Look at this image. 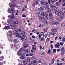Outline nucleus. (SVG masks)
<instances>
[{
  "label": "nucleus",
  "mask_w": 65,
  "mask_h": 65,
  "mask_svg": "<svg viewBox=\"0 0 65 65\" xmlns=\"http://www.w3.org/2000/svg\"><path fill=\"white\" fill-rule=\"evenodd\" d=\"M50 40V38H47L46 40V42H47L48 41H49Z\"/></svg>",
  "instance_id": "nucleus-44"
},
{
  "label": "nucleus",
  "mask_w": 65,
  "mask_h": 65,
  "mask_svg": "<svg viewBox=\"0 0 65 65\" xmlns=\"http://www.w3.org/2000/svg\"><path fill=\"white\" fill-rule=\"evenodd\" d=\"M33 65V62H30L28 63V65Z\"/></svg>",
  "instance_id": "nucleus-32"
},
{
  "label": "nucleus",
  "mask_w": 65,
  "mask_h": 65,
  "mask_svg": "<svg viewBox=\"0 0 65 65\" xmlns=\"http://www.w3.org/2000/svg\"><path fill=\"white\" fill-rule=\"evenodd\" d=\"M40 49V50H42V46H41V45H40L39 46Z\"/></svg>",
  "instance_id": "nucleus-41"
},
{
  "label": "nucleus",
  "mask_w": 65,
  "mask_h": 65,
  "mask_svg": "<svg viewBox=\"0 0 65 65\" xmlns=\"http://www.w3.org/2000/svg\"><path fill=\"white\" fill-rule=\"evenodd\" d=\"M35 3H33V4H32V6H35Z\"/></svg>",
  "instance_id": "nucleus-42"
},
{
  "label": "nucleus",
  "mask_w": 65,
  "mask_h": 65,
  "mask_svg": "<svg viewBox=\"0 0 65 65\" xmlns=\"http://www.w3.org/2000/svg\"><path fill=\"white\" fill-rule=\"evenodd\" d=\"M14 24H15L16 25H17V24H18V22L17 21H15L14 22Z\"/></svg>",
  "instance_id": "nucleus-46"
},
{
  "label": "nucleus",
  "mask_w": 65,
  "mask_h": 65,
  "mask_svg": "<svg viewBox=\"0 0 65 65\" xmlns=\"http://www.w3.org/2000/svg\"><path fill=\"white\" fill-rule=\"evenodd\" d=\"M21 35H20V33H18L16 35V37H21Z\"/></svg>",
  "instance_id": "nucleus-12"
},
{
  "label": "nucleus",
  "mask_w": 65,
  "mask_h": 65,
  "mask_svg": "<svg viewBox=\"0 0 65 65\" xmlns=\"http://www.w3.org/2000/svg\"><path fill=\"white\" fill-rule=\"evenodd\" d=\"M20 59H24L25 58V57L23 56H20Z\"/></svg>",
  "instance_id": "nucleus-13"
},
{
  "label": "nucleus",
  "mask_w": 65,
  "mask_h": 65,
  "mask_svg": "<svg viewBox=\"0 0 65 65\" xmlns=\"http://www.w3.org/2000/svg\"><path fill=\"white\" fill-rule=\"evenodd\" d=\"M49 15L50 17H52L53 16V13H50Z\"/></svg>",
  "instance_id": "nucleus-26"
},
{
  "label": "nucleus",
  "mask_w": 65,
  "mask_h": 65,
  "mask_svg": "<svg viewBox=\"0 0 65 65\" xmlns=\"http://www.w3.org/2000/svg\"><path fill=\"white\" fill-rule=\"evenodd\" d=\"M18 31L17 30H15L14 31V34L15 35H17L18 33Z\"/></svg>",
  "instance_id": "nucleus-10"
},
{
  "label": "nucleus",
  "mask_w": 65,
  "mask_h": 65,
  "mask_svg": "<svg viewBox=\"0 0 65 65\" xmlns=\"http://www.w3.org/2000/svg\"><path fill=\"white\" fill-rule=\"evenodd\" d=\"M41 36H42L44 37V33H43L42 32L41 33Z\"/></svg>",
  "instance_id": "nucleus-31"
},
{
  "label": "nucleus",
  "mask_w": 65,
  "mask_h": 65,
  "mask_svg": "<svg viewBox=\"0 0 65 65\" xmlns=\"http://www.w3.org/2000/svg\"><path fill=\"white\" fill-rule=\"evenodd\" d=\"M60 45H62L63 44H64V43L62 42H60Z\"/></svg>",
  "instance_id": "nucleus-47"
},
{
  "label": "nucleus",
  "mask_w": 65,
  "mask_h": 65,
  "mask_svg": "<svg viewBox=\"0 0 65 65\" xmlns=\"http://www.w3.org/2000/svg\"><path fill=\"white\" fill-rule=\"evenodd\" d=\"M26 16H25V14H23L22 15V17H26Z\"/></svg>",
  "instance_id": "nucleus-56"
},
{
  "label": "nucleus",
  "mask_w": 65,
  "mask_h": 65,
  "mask_svg": "<svg viewBox=\"0 0 65 65\" xmlns=\"http://www.w3.org/2000/svg\"><path fill=\"white\" fill-rule=\"evenodd\" d=\"M57 9V7L56 6H55L54 7V10H56Z\"/></svg>",
  "instance_id": "nucleus-35"
},
{
  "label": "nucleus",
  "mask_w": 65,
  "mask_h": 65,
  "mask_svg": "<svg viewBox=\"0 0 65 65\" xmlns=\"http://www.w3.org/2000/svg\"><path fill=\"white\" fill-rule=\"evenodd\" d=\"M44 32H45L48 30L47 28H46L45 29H43Z\"/></svg>",
  "instance_id": "nucleus-21"
},
{
  "label": "nucleus",
  "mask_w": 65,
  "mask_h": 65,
  "mask_svg": "<svg viewBox=\"0 0 65 65\" xmlns=\"http://www.w3.org/2000/svg\"><path fill=\"white\" fill-rule=\"evenodd\" d=\"M38 2L37 1H36L35 2V4L36 5L38 4Z\"/></svg>",
  "instance_id": "nucleus-55"
},
{
  "label": "nucleus",
  "mask_w": 65,
  "mask_h": 65,
  "mask_svg": "<svg viewBox=\"0 0 65 65\" xmlns=\"http://www.w3.org/2000/svg\"><path fill=\"white\" fill-rule=\"evenodd\" d=\"M16 11L17 12H16L15 13V14L16 15H19V10H16Z\"/></svg>",
  "instance_id": "nucleus-23"
},
{
  "label": "nucleus",
  "mask_w": 65,
  "mask_h": 65,
  "mask_svg": "<svg viewBox=\"0 0 65 65\" xmlns=\"http://www.w3.org/2000/svg\"><path fill=\"white\" fill-rule=\"evenodd\" d=\"M4 57L2 56L0 57V61H3V59H4Z\"/></svg>",
  "instance_id": "nucleus-14"
},
{
  "label": "nucleus",
  "mask_w": 65,
  "mask_h": 65,
  "mask_svg": "<svg viewBox=\"0 0 65 65\" xmlns=\"http://www.w3.org/2000/svg\"><path fill=\"white\" fill-rule=\"evenodd\" d=\"M14 45L15 47H16V46H17V44H14Z\"/></svg>",
  "instance_id": "nucleus-60"
},
{
  "label": "nucleus",
  "mask_w": 65,
  "mask_h": 65,
  "mask_svg": "<svg viewBox=\"0 0 65 65\" xmlns=\"http://www.w3.org/2000/svg\"><path fill=\"white\" fill-rule=\"evenodd\" d=\"M45 52H42V55H45Z\"/></svg>",
  "instance_id": "nucleus-52"
},
{
  "label": "nucleus",
  "mask_w": 65,
  "mask_h": 65,
  "mask_svg": "<svg viewBox=\"0 0 65 65\" xmlns=\"http://www.w3.org/2000/svg\"><path fill=\"white\" fill-rule=\"evenodd\" d=\"M41 40L42 41H44V38H41Z\"/></svg>",
  "instance_id": "nucleus-48"
},
{
  "label": "nucleus",
  "mask_w": 65,
  "mask_h": 65,
  "mask_svg": "<svg viewBox=\"0 0 65 65\" xmlns=\"http://www.w3.org/2000/svg\"><path fill=\"white\" fill-rule=\"evenodd\" d=\"M42 27V24H41L40 25H39L38 26V27Z\"/></svg>",
  "instance_id": "nucleus-45"
},
{
  "label": "nucleus",
  "mask_w": 65,
  "mask_h": 65,
  "mask_svg": "<svg viewBox=\"0 0 65 65\" xmlns=\"http://www.w3.org/2000/svg\"><path fill=\"white\" fill-rule=\"evenodd\" d=\"M38 62L39 63H41V60H39L38 61Z\"/></svg>",
  "instance_id": "nucleus-61"
},
{
  "label": "nucleus",
  "mask_w": 65,
  "mask_h": 65,
  "mask_svg": "<svg viewBox=\"0 0 65 65\" xmlns=\"http://www.w3.org/2000/svg\"><path fill=\"white\" fill-rule=\"evenodd\" d=\"M18 49V48L17 47H16L15 48V51H17Z\"/></svg>",
  "instance_id": "nucleus-59"
},
{
  "label": "nucleus",
  "mask_w": 65,
  "mask_h": 65,
  "mask_svg": "<svg viewBox=\"0 0 65 65\" xmlns=\"http://www.w3.org/2000/svg\"><path fill=\"white\" fill-rule=\"evenodd\" d=\"M44 13L45 14H48V12L47 11H46L44 12Z\"/></svg>",
  "instance_id": "nucleus-34"
},
{
  "label": "nucleus",
  "mask_w": 65,
  "mask_h": 65,
  "mask_svg": "<svg viewBox=\"0 0 65 65\" xmlns=\"http://www.w3.org/2000/svg\"><path fill=\"white\" fill-rule=\"evenodd\" d=\"M47 11H48V12H51V11L50 8H47Z\"/></svg>",
  "instance_id": "nucleus-27"
},
{
  "label": "nucleus",
  "mask_w": 65,
  "mask_h": 65,
  "mask_svg": "<svg viewBox=\"0 0 65 65\" xmlns=\"http://www.w3.org/2000/svg\"><path fill=\"white\" fill-rule=\"evenodd\" d=\"M56 6H58L59 7H60V3H59V2H56Z\"/></svg>",
  "instance_id": "nucleus-9"
},
{
  "label": "nucleus",
  "mask_w": 65,
  "mask_h": 65,
  "mask_svg": "<svg viewBox=\"0 0 65 65\" xmlns=\"http://www.w3.org/2000/svg\"><path fill=\"white\" fill-rule=\"evenodd\" d=\"M56 22L55 21H53L52 22V24L53 25H56Z\"/></svg>",
  "instance_id": "nucleus-15"
},
{
  "label": "nucleus",
  "mask_w": 65,
  "mask_h": 65,
  "mask_svg": "<svg viewBox=\"0 0 65 65\" xmlns=\"http://www.w3.org/2000/svg\"><path fill=\"white\" fill-rule=\"evenodd\" d=\"M54 61H55V58H53L52 60L51 64H53L54 63Z\"/></svg>",
  "instance_id": "nucleus-22"
},
{
  "label": "nucleus",
  "mask_w": 65,
  "mask_h": 65,
  "mask_svg": "<svg viewBox=\"0 0 65 65\" xmlns=\"http://www.w3.org/2000/svg\"><path fill=\"white\" fill-rule=\"evenodd\" d=\"M50 7L52 10H54V5H51L50 6Z\"/></svg>",
  "instance_id": "nucleus-16"
},
{
  "label": "nucleus",
  "mask_w": 65,
  "mask_h": 65,
  "mask_svg": "<svg viewBox=\"0 0 65 65\" xmlns=\"http://www.w3.org/2000/svg\"><path fill=\"white\" fill-rule=\"evenodd\" d=\"M13 42L14 43H16V42H18V41L16 39H14L13 40Z\"/></svg>",
  "instance_id": "nucleus-20"
},
{
  "label": "nucleus",
  "mask_w": 65,
  "mask_h": 65,
  "mask_svg": "<svg viewBox=\"0 0 65 65\" xmlns=\"http://www.w3.org/2000/svg\"><path fill=\"white\" fill-rule=\"evenodd\" d=\"M25 37H22L21 38V39L22 40H24L25 39Z\"/></svg>",
  "instance_id": "nucleus-38"
},
{
  "label": "nucleus",
  "mask_w": 65,
  "mask_h": 65,
  "mask_svg": "<svg viewBox=\"0 0 65 65\" xmlns=\"http://www.w3.org/2000/svg\"><path fill=\"white\" fill-rule=\"evenodd\" d=\"M13 9L9 8L8 10V11L9 13H13L14 12V7H15V5L14 4H12L10 6Z\"/></svg>",
  "instance_id": "nucleus-1"
},
{
  "label": "nucleus",
  "mask_w": 65,
  "mask_h": 65,
  "mask_svg": "<svg viewBox=\"0 0 65 65\" xmlns=\"http://www.w3.org/2000/svg\"><path fill=\"white\" fill-rule=\"evenodd\" d=\"M41 19L42 21H44V20H45V18L43 17H42L41 18Z\"/></svg>",
  "instance_id": "nucleus-37"
},
{
  "label": "nucleus",
  "mask_w": 65,
  "mask_h": 65,
  "mask_svg": "<svg viewBox=\"0 0 65 65\" xmlns=\"http://www.w3.org/2000/svg\"><path fill=\"white\" fill-rule=\"evenodd\" d=\"M55 46L57 48H59V46H60V43H57V44H56Z\"/></svg>",
  "instance_id": "nucleus-6"
},
{
  "label": "nucleus",
  "mask_w": 65,
  "mask_h": 65,
  "mask_svg": "<svg viewBox=\"0 0 65 65\" xmlns=\"http://www.w3.org/2000/svg\"><path fill=\"white\" fill-rule=\"evenodd\" d=\"M18 31L19 32H21V29L20 28L18 29Z\"/></svg>",
  "instance_id": "nucleus-51"
},
{
  "label": "nucleus",
  "mask_w": 65,
  "mask_h": 65,
  "mask_svg": "<svg viewBox=\"0 0 65 65\" xmlns=\"http://www.w3.org/2000/svg\"><path fill=\"white\" fill-rule=\"evenodd\" d=\"M23 63L24 64H25V65H26L27 64V62L26 60H24L23 62Z\"/></svg>",
  "instance_id": "nucleus-28"
},
{
  "label": "nucleus",
  "mask_w": 65,
  "mask_h": 65,
  "mask_svg": "<svg viewBox=\"0 0 65 65\" xmlns=\"http://www.w3.org/2000/svg\"><path fill=\"white\" fill-rule=\"evenodd\" d=\"M21 34L22 36H25V32L22 31L21 33Z\"/></svg>",
  "instance_id": "nucleus-8"
},
{
  "label": "nucleus",
  "mask_w": 65,
  "mask_h": 65,
  "mask_svg": "<svg viewBox=\"0 0 65 65\" xmlns=\"http://www.w3.org/2000/svg\"><path fill=\"white\" fill-rule=\"evenodd\" d=\"M17 54L18 56H24V53H23L22 49H20L19 51L17 52Z\"/></svg>",
  "instance_id": "nucleus-2"
},
{
  "label": "nucleus",
  "mask_w": 65,
  "mask_h": 65,
  "mask_svg": "<svg viewBox=\"0 0 65 65\" xmlns=\"http://www.w3.org/2000/svg\"><path fill=\"white\" fill-rule=\"evenodd\" d=\"M10 27H12V29L15 30L17 29V26L15 25H14L13 24H11L10 25Z\"/></svg>",
  "instance_id": "nucleus-4"
},
{
  "label": "nucleus",
  "mask_w": 65,
  "mask_h": 65,
  "mask_svg": "<svg viewBox=\"0 0 65 65\" xmlns=\"http://www.w3.org/2000/svg\"><path fill=\"white\" fill-rule=\"evenodd\" d=\"M45 24H48V21L46 20H45L44 22Z\"/></svg>",
  "instance_id": "nucleus-29"
},
{
  "label": "nucleus",
  "mask_w": 65,
  "mask_h": 65,
  "mask_svg": "<svg viewBox=\"0 0 65 65\" xmlns=\"http://www.w3.org/2000/svg\"><path fill=\"white\" fill-rule=\"evenodd\" d=\"M48 14H44V16H45V17H47V16H48Z\"/></svg>",
  "instance_id": "nucleus-49"
},
{
  "label": "nucleus",
  "mask_w": 65,
  "mask_h": 65,
  "mask_svg": "<svg viewBox=\"0 0 65 65\" xmlns=\"http://www.w3.org/2000/svg\"><path fill=\"white\" fill-rule=\"evenodd\" d=\"M43 9H44V10H46V8H45L44 6H43Z\"/></svg>",
  "instance_id": "nucleus-50"
},
{
  "label": "nucleus",
  "mask_w": 65,
  "mask_h": 65,
  "mask_svg": "<svg viewBox=\"0 0 65 65\" xmlns=\"http://www.w3.org/2000/svg\"><path fill=\"white\" fill-rule=\"evenodd\" d=\"M36 47H32V50L35 51H36Z\"/></svg>",
  "instance_id": "nucleus-17"
},
{
  "label": "nucleus",
  "mask_w": 65,
  "mask_h": 65,
  "mask_svg": "<svg viewBox=\"0 0 65 65\" xmlns=\"http://www.w3.org/2000/svg\"><path fill=\"white\" fill-rule=\"evenodd\" d=\"M48 2L49 4L51 3V0H48Z\"/></svg>",
  "instance_id": "nucleus-54"
},
{
  "label": "nucleus",
  "mask_w": 65,
  "mask_h": 65,
  "mask_svg": "<svg viewBox=\"0 0 65 65\" xmlns=\"http://www.w3.org/2000/svg\"><path fill=\"white\" fill-rule=\"evenodd\" d=\"M8 39L10 41H13V38H12V36L11 35L9 34L8 35Z\"/></svg>",
  "instance_id": "nucleus-3"
},
{
  "label": "nucleus",
  "mask_w": 65,
  "mask_h": 65,
  "mask_svg": "<svg viewBox=\"0 0 65 65\" xmlns=\"http://www.w3.org/2000/svg\"><path fill=\"white\" fill-rule=\"evenodd\" d=\"M41 3L42 4H43L44 3H45V1H42L41 2Z\"/></svg>",
  "instance_id": "nucleus-30"
},
{
  "label": "nucleus",
  "mask_w": 65,
  "mask_h": 65,
  "mask_svg": "<svg viewBox=\"0 0 65 65\" xmlns=\"http://www.w3.org/2000/svg\"><path fill=\"white\" fill-rule=\"evenodd\" d=\"M42 12L40 11L38 12V14H39L40 15H41L42 14Z\"/></svg>",
  "instance_id": "nucleus-33"
},
{
  "label": "nucleus",
  "mask_w": 65,
  "mask_h": 65,
  "mask_svg": "<svg viewBox=\"0 0 65 65\" xmlns=\"http://www.w3.org/2000/svg\"><path fill=\"white\" fill-rule=\"evenodd\" d=\"M55 14L56 15H57L59 12V10H56L55 12Z\"/></svg>",
  "instance_id": "nucleus-19"
},
{
  "label": "nucleus",
  "mask_w": 65,
  "mask_h": 65,
  "mask_svg": "<svg viewBox=\"0 0 65 65\" xmlns=\"http://www.w3.org/2000/svg\"><path fill=\"white\" fill-rule=\"evenodd\" d=\"M11 48L12 49V50H13L14 49V46H13V45L12 44L11 45Z\"/></svg>",
  "instance_id": "nucleus-24"
},
{
  "label": "nucleus",
  "mask_w": 65,
  "mask_h": 65,
  "mask_svg": "<svg viewBox=\"0 0 65 65\" xmlns=\"http://www.w3.org/2000/svg\"><path fill=\"white\" fill-rule=\"evenodd\" d=\"M41 3H40L38 5H39V6H41Z\"/></svg>",
  "instance_id": "nucleus-62"
},
{
  "label": "nucleus",
  "mask_w": 65,
  "mask_h": 65,
  "mask_svg": "<svg viewBox=\"0 0 65 65\" xmlns=\"http://www.w3.org/2000/svg\"><path fill=\"white\" fill-rule=\"evenodd\" d=\"M61 11H59L58 13V15L59 16L61 15Z\"/></svg>",
  "instance_id": "nucleus-39"
},
{
  "label": "nucleus",
  "mask_w": 65,
  "mask_h": 65,
  "mask_svg": "<svg viewBox=\"0 0 65 65\" xmlns=\"http://www.w3.org/2000/svg\"><path fill=\"white\" fill-rule=\"evenodd\" d=\"M3 64L2 62H0V65H3Z\"/></svg>",
  "instance_id": "nucleus-64"
},
{
  "label": "nucleus",
  "mask_w": 65,
  "mask_h": 65,
  "mask_svg": "<svg viewBox=\"0 0 65 65\" xmlns=\"http://www.w3.org/2000/svg\"><path fill=\"white\" fill-rule=\"evenodd\" d=\"M64 48L63 47H62L61 50V52H62V51H64Z\"/></svg>",
  "instance_id": "nucleus-40"
},
{
  "label": "nucleus",
  "mask_w": 65,
  "mask_h": 65,
  "mask_svg": "<svg viewBox=\"0 0 65 65\" xmlns=\"http://www.w3.org/2000/svg\"><path fill=\"white\" fill-rule=\"evenodd\" d=\"M56 51H57V50H56V49H54L53 50V52H56Z\"/></svg>",
  "instance_id": "nucleus-53"
},
{
  "label": "nucleus",
  "mask_w": 65,
  "mask_h": 65,
  "mask_svg": "<svg viewBox=\"0 0 65 65\" xmlns=\"http://www.w3.org/2000/svg\"><path fill=\"white\" fill-rule=\"evenodd\" d=\"M27 61L28 62H30V58H27Z\"/></svg>",
  "instance_id": "nucleus-18"
},
{
  "label": "nucleus",
  "mask_w": 65,
  "mask_h": 65,
  "mask_svg": "<svg viewBox=\"0 0 65 65\" xmlns=\"http://www.w3.org/2000/svg\"><path fill=\"white\" fill-rule=\"evenodd\" d=\"M36 62H37V61L36 60H34L33 61V63L34 64H35V63H36Z\"/></svg>",
  "instance_id": "nucleus-43"
},
{
  "label": "nucleus",
  "mask_w": 65,
  "mask_h": 65,
  "mask_svg": "<svg viewBox=\"0 0 65 65\" xmlns=\"http://www.w3.org/2000/svg\"><path fill=\"white\" fill-rule=\"evenodd\" d=\"M53 33H55V32H57V29L55 28L53 29Z\"/></svg>",
  "instance_id": "nucleus-11"
},
{
  "label": "nucleus",
  "mask_w": 65,
  "mask_h": 65,
  "mask_svg": "<svg viewBox=\"0 0 65 65\" xmlns=\"http://www.w3.org/2000/svg\"><path fill=\"white\" fill-rule=\"evenodd\" d=\"M44 36L45 38H46V37H47V35L46 34Z\"/></svg>",
  "instance_id": "nucleus-63"
},
{
  "label": "nucleus",
  "mask_w": 65,
  "mask_h": 65,
  "mask_svg": "<svg viewBox=\"0 0 65 65\" xmlns=\"http://www.w3.org/2000/svg\"><path fill=\"white\" fill-rule=\"evenodd\" d=\"M10 20H9V19H8L7 20V22H8V23H10Z\"/></svg>",
  "instance_id": "nucleus-58"
},
{
  "label": "nucleus",
  "mask_w": 65,
  "mask_h": 65,
  "mask_svg": "<svg viewBox=\"0 0 65 65\" xmlns=\"http://www.w3.org/2000/svg\"><path fill=\"white\" fill-rule=\"evenodd\" d=\"M39 10H41V11H43V9H42V8L41 7H40L39 8Z\"/></svg>",
  "instance_id": "nucleus-36"
},
{
  "label": "nucleus",
  "mask_w": 65,
  "mask_h": 65,
  "mask_svg": "<svg viewBox=\"0 0 65 65\" xmlns=\"http://www.w3.org/2000/svg\"><path fill=\"white\" fill-rule=\"evenodd\" d=\"M4 29L6 30H8V29H10V27H9V26H7L5 27Z\"/></svg>",
  "instance_id": "nucleus-7"
},
{
  "label": "nucleus",
  "mask_w": 65,
  "mask_h": 65,
  "mask_svg": "<svg viewBox=\"0 0 65 65\" xmlns=\"http://www.w3.org/2000/svg\"><path fill=\"white\" fill-rule=\"evenodd\" d=\"M51 1L52 4H54L55 3V1L54 0H51Z\"/></svg>",
  "instance_id": "nucleus-25"
},
{
  "label": "nucleus",
  "mask_w": 65,
  "mask_h": 65,
  "mask_svg": "<svg viewBox=\"0 0 65 65\" xmlns=\"http://www.w3.org/2000/svg\"><path fill=\"white\" fill-rule=\"evenodd\" d=\"M32 38H34V39H35V36H32Z\"/></svg>",
  "instance_id": "nucleus-57"
},
{
  "label": "nucleus",
  "mask_w": 65,
  "mask_h": 65,
  "mask_svg": "<svg viewBox=\"0 0 65 65\" xmlns=\"http://www.w3.org/2000/svg\"><path fill=\"white\" fill-rule=\"evenodd\" d=\"M8 18H10V19H14V15H9L8 16Z\"/></svg>",
  "instance_id": "nucleus-5"
}]
</instances>
